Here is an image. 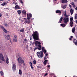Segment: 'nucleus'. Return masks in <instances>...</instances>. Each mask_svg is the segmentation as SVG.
Returning a JSON list of instances; mask_svg holds the SVG:
<instances>
[{"instance_id": "obj_43", "label": "nucleus", "mask_w": 77, "mask_h": 77, "mask_svg": "<svg viewBox=\"0 0 77 77\" xmlns=\"http://www.w3.org/2000/svg\"><path fill=\"white\" fill-rule=\"evenodd\" d=\"M47 67H48V68H50V65H48L47 66Z\"/></svg>"}, {"instance_id": "obj_55", "label": "nucleus", "mask_w": 77, "mask_h": 77, "mask_svg": "<svg viewBox=\"0 0 77 77\" xmlns=\"http://www.w3.org/2000/svg\"><path fill=\"white\" fill-rule=\"evenodd\" d=\"M6 9H9V8H6Z\"/></svg>"}, {"instance_id": "obj_23", "label": "nucleus", "mask_w": 77, "mask_h": 77, "mask_svg": "<svg viewBox=\"0 0 77 77\" xmlns=\"http://www.w3.org/2000/svg\"><path fill=\"white\" fill-rule=\"evenodd\" d=\"M75 27H74L72 29V33H74L75 32Z\"/></svg>"}, {"instance_id": "obj_25", "label": "nucleus", "mask_w": 77, "mask_h": 77, "mask_svg": "<svg viewBox=\"0 0 77 77\" xmlns=\"http://www.w3.org/2000/svg\"><path fill=\"white\" fill-rule=\"evenodd\" d=\"M71 5H72L73 8H75V4H74V2L71 3Z\"/></svg>"}, {"instance_id": "obj_58", "label": "nucleus", "mask_w": 77, "mask_h": 77, "mask_svg": "<svg viewBox=\"0 0 77 77\" xmlns=\"http://www.w3.org/2000/svg\"><path fill=\"white\" fill-rule=\"evenodd\" d=\"M0 1H3V0H0Z\"/></svg>"}, {"instance_id": "obj_17", "label": "nucleus", "mask_w": 77, "mask_h": 77, "mask_svg": "<svg viewBox=\"0 0 77 77\" xmlns=\"http://www.w3.org/2000/svg\"><path fill=\"white\" fill-rule=\"evenodd\" d=\"M38 47H39V48H38V50H41V45H38Z\"/></svg>"}, {"instance_id": "obj_30", "label": "nucleus", "mask_w": 77, "mask_h": 77, "mask_svg": "<svg viewBox=\"0 0 77 77\" xmlns=\"http://www.w3.org/2000/svg\"><path fill=\"white\" fill-rule=\"evenodd\" d=\"M72 38H73V36H71L70 37V38H69V40H70V41H72Z\"/></svg>"}, {"instance_id": "obj_21", "label": "nucleus", "mask_w": 77, "mask_h": 77, "mask_svg": "<svg viewBox=\"0 0 77 77\" xmlns=\"http://www.w3.org/2000/svg\"><path fill=\"white\" fill-rule=\"evenodd\" d=\"M22 14L25 15H27V13H26V11L25 10H23L22 11Z\"/></svg>"}, {"instance_id": "obj_10", "label": "nucleus", "mask_w": 77, "mask_h": 77, "mask_svg": "<svg viewBox=\"0 0 77 77\" xmlns=\"http://www.w3.org/2000/svg\"><path fill=\"white\" fill-rule=\"evenodd\" d=\"M13 41H14V42H17V36L16 35H14L13 39Z\"/></svg>"}, {"instance_id": "obj_31", "label": "nucleus", "mask_w": 77, "mask_h": 77, "mask_svg": "<svg viewBox=\"0 0 77 77\" xmlns=\"http://www.w3.org/2000/svg\"><path fill=\"white\" fill-rule=\"evenodd\" d=\"M65 14H64V17H68V16L66 15V11L65 12Z\"/></svg>"}, {"instance_id": "obj_51", "label": "nucleus", "mask_w": 77, "mask_h": 77, "mask_svg": "<svg viewBox=\"0 0 77 77\" xmlns=\"http://www.w3.org/2000/svg\"><path fill=\"white\" fill-rule=\"evenodd\" d=\"M2 15V14L0 13V17H1Z\"/></svg>"}, {"instance_id": "obj_44", "label": "nucleus", "mask_w": 77, "mask_h": 77, "mask_svg": "<svg viewBox=\"0 0 77 77\" xmlns=\"http://www.w3.org/2000/svg\"><path fill=\"white\" fill-rule=\"evenodd\" d=\"M48 75V73H46L45 75V76H47V75Z\"/></svg>"}, {"instance_id": "obj_59", "label": "nucleus", "mask_w": 77, "mask_h": 77, "mask_svg": "<svg viewBox=\"0 0 77 77\" xmlns=\"http://www.w3.org/2000/svg\"><path fill=\"white\" fill-rule=\"evenodd\" d=\"M54 1H57V0H54Z\"/></svg>"}, {"instance_id": "obj_27", "label": "nucleus", "mask_w": 77, "mask_h": 77, "mask_svg": "<svg viewBox=\"0 0 77 77\" xmlns=\"http://www.w3.org/2000/svg\"><path fill=\"white\" fill-rule=\"evenodd\" d=\"M0 73L1 75H2V76L4 75V73H3V72L2 71H1L0 72Z\"/></svg>"}, {"instance_id": "obj_60", "label": "nucleus", "mask_w": 77, "mask_h": 77, "mask_svg": "<svg viewBox=\"0 0 77 77\" xmlns=\"http://www.w3.org/2000/svg\"><path fill=\"white\" fill-rule=\"evenodd\" d=\"M8 1H11V0H8Z\"/></svg>"}, {"instance_id": "obj_32", "label": "nucleus", "mask_w": 77, "mask_h": 77, "mask_svg": "<svg viewBox=\"0 0 77 77\" xmlns=\"http://www.w3.org/2000/svg\"><path fill=\"white\" fill-rule=\"evenodd\" d=\"M66 7V5H65L64 6L62 7V8H63V9H65Z\"/></svg>"}, {"instance_id": "obj_35", "label": "nucleus", "mask_w": 77, "mask_h": 77, "mask_svg": "<svg viewBox=\"0 0 77 77\" xmlns=\"http://www.w3.org/2000/svg\"><path fill=\"white\" fill-rule=\"evenodd\" d=\"M29 17V18L30 17L32 18V14L30 13Z\"/></svg>"}, {"instance_id": "obj_52", "label": "nucleus", "mask_w": 77, "mask_h": 77, "mask_svg": "<svg viewBox=\"0 0 77 77\" xmlns=\"http://www.w3.org/2000/svg\"><path fill=\"white\" fill-rule=\"evenodd\" d=\"M45 55H46V56H48V54H45Z\"/></svg>"}, {"instance_id": "obj_48", "label": "nucleus", "mask_w": 77, "mask_h": 77, "mask_svg": "<svg viewBox=\"0 0 77 77\" xmlns=\"http://www.w3.org/2000/svg\"><path fill=\"white\" fill-rule=\"evenodd\" d=\"M69 7H70V8H72L71 5H69Z\"/></svg>"}, {"instance_id": "obj_47", "label": "nucleus", "mask_w": 77, "mask_h": 77, "mask_svg": "<svg viewBox=\"0 0 77 77\" xmlns=\"http://www.w3.org/2000/svg\"><path fill=\"white\" fill-rule=\"evenodd\" d=\"M34 44H35V42H33L32 43V45H33Z\"/></svg>"}, {"instance_id": "obj_5", "label": "nucleus", "mask_w": 77, "mask_h": 77, "mask_svg": "<svg viewBox=\"0 0 77 77\" xmlns=\"http://www.w3.org/2000/svg\"><path fill=\"white\" fill-rule=\"evenodd\" d=\"M70 26L71 27H72L73 26V17H71L70 18Z\"/></svg>"}, {"instance_id": "obj_63", "label": "nucleus", "mask_w": 77, "mask_h": 77, "mask_svg": "<svg viewBox=\"0 0 77 77\" xmlns=\"http://www.w3.org/2000/svg\"><path fill=\"white\" fill-rule=\"evenodd\" d=\"M14 1V0H13Z\"/></svg>"}, {"instance_id": "obj_6", "label": "nucleus", "mask_w": 77, "mask_h": 77, "mask_svg": "<svg viewBox=\"0 0 77 77\" xmlns=\"http://www.w3.org/2000/svg\"><path fill=\"white\" fill-rule=\"evenodd\" d=\"M27 19L28 20H26L25 21V23H28V24H30V17H29V14H27Z\"/></svg>"}, {"instance_id": "obj_62", "label": "nucleus", "mask_w": 77, "mask_h": 77, "mask_svg": "<svg viewBox=\"0 0 77 77\" xmlns=\"http://www.w3.org/2000/svg\"><path fill=\"white\" fill-rule=\"evenodd\" d=\"M65 77H67V76H65Z\"/></svg>"}, {"instance_id": "obj_18", "label": "nucleus", "mask_w": 77, "mask_h": 77, "mask_svg": "<svg viewBox=\"0 0 77 77\" xmlns=\"http://www.w3.org/2000/svg\"><path fill=\"white\" fill-rule=\"evenodd\" d=\"M70 12L71 14V15H72V14H73V13H74V11L73 10L71 9L70 10Z\"/></svg>"}, {"instance_id": "obj_24", "label": "nucleus", "mask_w": 77, "mask_h": 77, "mask_svg": "<svg viewBox=\"0 0 77 77\" xmlns=\"http://www.w3.org/2000/svg\"><path fill=\"white\" fill-rule=\"evenodd\" d=\"M7 3L6 2H4V3H2V4H1L3 6H5V5H7Z\"/></svg>"}, {"instance_id": "obj_20", "label": "nucleus", "mask_w": 77, "mask_h": 77, "mask_svg": "<svg viewBox=\"0 0 77 77\" xmlns=\"http://www.w3.org/2000/svg\"><path fill=\"white\" fill-rule=\"evenodd\" d=\"M19 74L20 75H22V70L20 69L19 71Z\"/></svg>"}, {"instance_id": "obj_50", "label": "nucleus", "mask_w": 77, "mask_h": 77, "mask_svg": "<svg viewBox=\"0 0 77 77\" xmlns=\"http://www.w3.org/2000/svg\"><path fill=\"white\" fill-rule=\"evenodd\" d=\"M13 4H14V5H15V2H14L13 3Z\"/></svg>"}, {"instance_id": "obj_8", "label": "nucleus", "mask_w": 77, "mask_h": 77, "mask_svg": "<svg viewBox=\"0 0 77 77\" xmlns=\"http://www.w3.org/2000/svg\"><path fill=\"white\" fill-rule=\"evenodd\" d=\"M63 20L64 21V23L65 24H66L67 23H68L69 21V18H64Z\"/></svg>"}, {"instance_id": "obj_26", "label": "nucleus", "mask_w": 77, "mask_h": 77, "mask_svg": "<svg viewBox=\"0 0 77 77\" xmlns=\"http://www.w3.org/2000/svg\"><path fill=\"white\" fill-rule=\"evenodd\" d=\"M17 12L18 13L19 15H20L21 13V10H18L17 11Z\"/></svg>"}, {"instance_id": "obj_46", "label": "nucleus", "mask_w": 77, "mask_h": 77, "mask_svg": "<svg viewBox=\"0 0 77 77\" xmlns=\"http://www.w3.org/2000/svg\"><path fill=\"white\" fill-rule=\"evenodd\" d=\"M5 26H6V27H7L8 25V24H7V23H6L5 24Z\"/></svg>"}, {"instance_id": "obj_29", "label": "nucleus", "mask_w": 77, "mask_h": 77, "mask_svg": "<svg viewBox=\"0 0 77 77\" xmlns=\"http://www.w3.org/2000/svg\"><path fill=\"white\" fill-rule=\"evenodd\" d=\"M20 32H24V29H23L20 30Z\"/></svg>"}, {"instance_id": "obj_9", "label": "nucleus", "mask_w": 77, "mask_h": 77, "mask_svg": "<svg viewBox=\"0 0 77 77\" xmlns=\"http://www.w3.org/2000/svg\"><path fill=\"white\" fill-rule=\"evenodd\" d=\"M1 27L2 30L4 31L5 33H8V30H7L3 26H1Z\"/></svg>"}, {"instance_id": "obj_40", "label": "nucleus", "mask_w": 77, "mask_h": 77, "mask_svg": "<svg viewBox=\"0 0 77 77\" xmlns=\"http://www.w3.org/2000/svg\"><path fill=\"white\" fill-rule=\"evenodd\" d=\"M20 3H23V1L22 0H20Z\"/></svg>"}, {"instance_id": "obj_28", "label": "nucleus", "mask_w": 77, "mask_h": 77, "mask_svg": "<svg viewBox=\"0 0 77 77\" xmlns=\"http://www.w3.org/2000/svg\"><path fill=\"white\" fill-rule=\"evenodd\" d=\"M60 26L63 27H65V25L64 24H61Z\"/></svg>"}, {"instance_id": "obj_7", "label": "nucleus", "mask_w": 77, "mask_h": 77, "mask_svg": "<svg viewBox=\"0 0 77 77\" xmlns=\"http://www.w3.org/2000/svg\"><path fill=\"white\" fill-rule=\"evenodd\" d=\"M0 57L1 58V60H2V61H4L5 60L4 57H3V54H2V53H0Z\"/></svg>"}, {"instance_id": "obj_45", "label": "nucleus", "mask_w": 77, "mask_h": 77, "mask_svg": "<svg viewBox=\"0 0 77 77\" xmlns=\"http://www.w3.org/2000/svg\"><path fill=\"white\" fill-rule=\"evenodd\" d=\"M24 40L26 42L27 41V39H26V38H25L24 39Z\"/></svg>"}, {"instance_id": "obj_14", "label": "nucleus", "mask_w": 77, "mask_h": 77, "mask_svg": "<svg viewBox=\"0 0 77 77\" xmlns=\"http://www.w3.org/2000/svg\"><path fill=\"white\" fill-rule=\"evenodd\" d=\"M63 17H61L60 20H59L58 23H62V20H63Z\"/></svg>"}, {"instance_id": "obj_11", "label": "nucleus", "mask_w": 77, "mask_h": 77, "mask_svg": "<svg viewBox=\"0 0 77 77\" xmlns=\"http://www.w3.org/2000/svg\"><path fill=\"white\" fill-rule=\"evenodd\" d=\"M12 69L14 71H15L16 70V65H15V64H13V66L12 67Z\"/></svg>"}, {"instance_id": "obj_41", "label": "nucleus", "mask_w": 77, "mask_h": 77, "mask_svg": "<svg viewBox=\"0 0 77 77\" xmlns=\"http://www.w3.org/2000/svg\"><path fill=\"white\" fill-rule=\"evenodd\" d=\"M30 38L31 41H32V36H30Z\"/></svg>"}, {"instance_id": "obj_13", "label": "nucleus", "mask_w": 77, "mask_h": 77, "mask_svg": "<svg viewBox=\"0 0 77 77\" xmlns=\"http://www.w3.org/2000/svg\"><path fill=\"white\" fill-rule=\"evenodd\" d=\"M61 11L59 10H56V14L59 13V15H60L61 14Z\"/></svg>"}, {"instance_id": "obj_61", "label": "nucleus", "mask_w": 77, "mask_h": 77, "mask_svg": "<svg viewBox=\"0 0 77 77\" xmlns=\"http://www.w3.org/2000/svg\"><path fill=\"white\" fill-rule=\"evenodd\" d=\"M24 20L26 19V18H24Z\"/></svg>"}, {"instance_id": "obj_15", "label": "nucleus", "mask_w": 77, "mask_h": 77, "mask_svg": "<svg viewBox=\"0 0 77 77\" xmlns=\"http://www.w3.org/2000/svg\"><path fill=\"white\" fill-rule=\"evenodd\" d=\"M15 8L16 9H21L19 5H16L15 7Z\"/></svg>"}, {"instance_id": "obj_3", "label": "nucleus", "mask_w": 77, "mask_h": 77, "mask_svg": "<svg viewBox=\"0 0 77 77\" xmlns=\"http://www.w3.org/2000/svg\"><path fill=\"white\" fill-rule=\"evenodd\" d=\"M20 57V56L18 54L17 56V59L18 62L19 63L23 64V63L24 62V60L21 59Z\"/></svg>"}, {"instance_id": "obj_49", "label": "nucleus", "mask_w": 77, "mask_h": 77, "mask_svg": "<svg viewBox=\"0 0 77 77\" xmlns=\"http://www.w3.org/2000/svg\"><path fill=\"white\" fill-rule=\"evenodd\" d=\"M0 63H2V60H1V58L0 57Z\"/></svg>"}, {"instance_id": "obj_39", "label": "nucleus", "mask_w": 77, "mask_h": 77, "mask_svg": "<svg viewBox=\"0 0 77 77\" xmlns=\"http://www.w3.org/2000/svg\"><path fill=\"white\" fill-rule=\"evenodd\" d=\"M29 64L30 66L31 65H32V62H29Z\"/></svg>"}, {"instance_id": "obj_19", "label": "nucleus", "mask_w": 77, "mask_h": 77, "mask_svg": "<svg viewBox=\"0 0 77 77\" xmlns=\"http://www.w3.org/2000/svg\"><path fill=\"white\" fill-rule=\"evenodd\" d=\"M9 58H7L6 60V63L7 65L9 64Z\"/></svg>"}, {"instance_id": "obj_2", "label": "nucleus", "mask_w": 77, "mask_h": 77, "mask_svg": "<svg viewBox=\"0 0 77 77\" xmlns=\"http://www.w3.org/2000/svg\"><path fill=\"white\" fill-rule=\"evenodd\" d=\"M45 48L43 47L42 48V51H40V53L39 52H38L37 53V54L38 57H42L44 56V54H43V52L44 53H47V51L44 49Z\"/></svg>"}, {"instance_id": "obj_34", "label": "nucleus", "mask_w": 77, "mask_h": 77, "mask_svg": "<svg viewBox=\"0 0 77 77\" xmlns=\"http://www.w3.org/2000/svg\"><path fill=\"white\" fill-rule=\"evenodd\" d=\"M33 62L34 64H36V60H34Z\"/></svg>"}, {"instance_id": "obj_38", "label": "nucleus", "mask_w": 77, "mask_h": 77, "mask_svg": "<svg viewBox=\"0 0 77 77\" xmlns=\"http://www.w3.org/2000/svg\"><path fill=\"white\" fill-rule=\"evenodd\" d=\"M37 41V44H39V45H40V44H41V42H38V41Z\"/></svg>"}, {"instance_id": "obj_36", "label": "nucleus", "mask_w": 77, "mask_h": 77, "mask_svg": "<svg viewBox=\"0 0 77 77\" xmlns=\"http://www.w3.org/2000/svg\"><path fill=\"white\" fill-rule=\"evenodd\" d=\"M38 47H36L34 49V51H36V50H37V49H38Z\"/></svg>"}, {"instance_id": "obj_22", "label": "nucleus", "mask_w": 77, "mask_h": 77, "mask_svg": "<svg viewBox=\"0 0 77 77\" xmlns=\"http://www.w3.org/2000/svg\"><path fill=\"white\" fill-rule=\"evenodd\" d=\"M48 62V60H45L43 62V63L44 65H46L47 64V63Z\"/></svg>"}, {"instance_id": "obj_37", "label": "nucleus", "mask_w": 77, "mask_h": 77, "mask_svg": "<svg viewBox=\"0 0 77 77\" xmlns=\"http://www.w3.org/2000/svg\"><path fill=\"white\" fill-rule=\"evenodd\" d=\"M47 59V57H46V56H45V57L44 58V60H46Z\"/></svg>"}, {"instance_id": "obj_54", "label": "nucleus", "mask_w": 77, "mask_h": 77, "mask_svg": "<svg viewBox=\"0 0 77 77\" xmlns=\"http://www.w3.org/2000/svg\"><path fill=\"white\" fill-rule=\"evenodd\" d=\"M73 77H77V76H75V75H74L73 76Z\"/></svg>"}, {"instance_id": "obj_53", "label": "nucleus", "mask_w": 77, "mask_h": 77, "mask_svg": "<svg viewBox=\"0 0 77 77\" xmlns=\"http://www.w3.org/2000/svg\"><path fill=\"white\" fill-rule=\"evenodd\" d=\"M75 10H77V7L75 8Z\"/></svg>"}, {"instance_id": "obj_12", "label": "nucleus", "mask_w": 77, "mask_h": 77, "mask_svg": "<svg viewBox=\"0 0 77 77\" xmlns=\"http://www.w3.org/2000/svg\"><path fill=\"white\" fill-rule=\"evenodd\" d=\"M73 42L75 45H77V40L75 39H74L73 40Z\"/></svg>"}, {"instance_id": "obj_33", "label": "nucleus", "mask_w": 77, "mask_h": 77, "mask_svg": "<svg viewBox=\"0 0 77 77\" xmlns=\"http://www.w3.org/2000/svg\"><path fill=\"white\" fill-rule=\"evenodd\" d=\"M75 20H77V14L75 15Z\"/></svg>"}, {"instance_id": "obj_4", "label": "nucleus", "mask_w": 77, "mask_h": 77, "mask_svg": "<svg viewBox=\"0 0 77 77\" xmlns=\"http://www.w3.org/2000/svg\"><path fill=\"white\" fill-rule=\"evenodd\" d=\"M5 37L7 40H10L11 43L12 44V39H11V36L10 35H5Z\"/></svg>"}, {"instance_id": "obj_42", "label": "nucleus", "mask_w": 77, "mask_h": 77, "mask_svg": "<svg viewBox=\"0 0 77 77\" xmlns=\"http://www.w3.org/2000/svg\"><path fill=\"white\" fill-rule=\"evenodd\" d=\"M30 66H31L32 69H33V67L32 66V65H31Z\"/></svg>"}, {"instance_id": "obj_57", "label": "nucleus", "mask_w": 77, "mask_h": 77, "mask_svg": "<svg viewBox=\"0 0 77 77\" xmlns=\"http://www.w3.org/2000/svg\"><path fill=\"white\" fill-rule=\"evenodd\" d=\"M15 5H17V3H15Z\"/></svg>"}, {"instance_id": "obj_16", "label": "nucleus", "mask_w": 77, "mask_h": 77, "mask_svg": "<svg viewBox=\"0 0 77 77\" xmlns=\"http://www.w3.org/2000/svg\"><path fill=\"white\" fill-rule=\"evenodd\" d=\"M62 3H68L67 0H62Z\"/></svg>"}, {"instance_id": "obj_56", "label": "nucleus", "mask_w": 77, "mask_h": 77, "mask_svg": "<svg viewBox=\"0 0 77 77\" xmlns=\"http://www.w3.org/2000/svg\"><path fill=\"white\" fill-rule=\"evenodd\" d=\"M76 23L77 24V20L75 21Z\"/></svg>"}, {"instance_id": "obj_1", "label": "nucleus", "mask_w": 77, "mask_h": 77, "mask_svg": "<svg viewBox=\"0 0 77 77\" xmlns=\"http://www.w3.org/2000/svg\"><path fill=\"white\" fill-rule=\"evenodd\" d=\"M39 33H38V32L35 31V32H33V33L32 35V36L33 37L35 41H37L38 40H39ZM37 42H38V41L35 42V46H37L38 44Z\"/></svg>"}]
</instances>
